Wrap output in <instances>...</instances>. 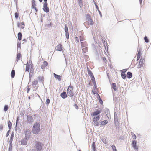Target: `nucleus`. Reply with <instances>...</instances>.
I'll use <instances>...</instances> for the list:
<instances>
[{
  "label": "nucleus",
  "mask_w": 151,
  "mask_h": 151,
  "mask_svg": "<svg viewBox=\"0 0 151 151\" xmlns=\"http://www.w3.org/2000/svg\"><path fill=\"white\" fill-rule=\"evenodd\" d=\"M44 145L43 142L40 141H35V142L34 148L35 151H41L43 149Z\"/></svg>",
  "instance_id": "nucleus-1"
},
{
  "label": "nucleus",
  "mask_w": 151,
  "mask_h": 151,
  "mask_svg": "<svg viewBox=\"0 0 151 151\" xmlns=\"http://www.w3.org/2000/svg\"><path fill=\"white\" fill-rule=\"evenodd\" d=\"M114 122L116 128L119 129L120 128L119 124L118 121V116L116 112L114 113Z\"/></svg>",
  "instance_id": "nucleus-2"
},
{
  "label": "nucleus",
  "mask_w": 151,
  "mask_h": 151,
  "mask_svg": "<svg viewBox=\"0 0 151 151\" xmlns=\"http://www.w3.org/2000/svg\"><path fill=\"white\" fill-rule=\"evenodd\" d=\"M27 120L26 122L27 124H31L33 122L34 120V118L30 115H27Z\"/></svg>",
  "instance_id": "nucleus-3"
},
{
  "label": "nucleus",
  "mask_w": 151,
  "mask_h": 151,
  "mask_svg": "<svg viewBox=\"0 0 151 151\" xmlns=\"http://www.w3.org/2000/svg\"><path fill=\"white\" fill-rule=\"evenodd\" d=\"M41 130L40 128L33 127L32 129V132L34 134H39Z\"/></svg>",
  "instance_id": "nucleus-4"
},
{
  "label": "nucleus",
  "mask_w": 151,
  "mask_h": 151,
  "mask_svg": "<svg viewBox=\"0 0 151 151\" xmlns=\"http://www.w3.org/2000/svg\"><path fill=\"white\" fill-rule=\"evenodd\" d=\"M102 111L101 109L99 110L98 109H95V111L93 112H92L91 114V115L92 117L96 116L99 114Z\"/></svg>",
  "instance_id": "nucleus-5"
},
{
  "label": "nucleus",
  "mask_w": 151,
  "mask_h": 151,
  "mask_svg": "<svg viewBox=\"0 0 151 151\" xmlns=\"http://www.w3.org/2000/svg\"><path fill=\"white\" fill-rule=\"evenodd\" d=\"M24 132L25 135V137L29 139L31 134V132L30 130L29 129H26L24 131Z\"/></svg>",
  "instance_id": "nucleus-6"
},
{
  "label": "nucleus",
  "mask_w": 151,
  "mask_h": 151,
  "mask_svg": "<svg viewBox=\"0 0 151 151\" xmlns=\"http://www.w3.org/2000/svg\"><path fill=\"white\" fill-rule=\"evenodd\" d=\"M43 10L46 13H48L49 12V9L48 6V3L44 4Z\"/></svg>",
  "instance_id": "nucleus-7"
},
{
  "label": "nucleus",
  "mask_w": 151,
  "mask_h": 151,
  "mask_svg": "<svg viewBox=\"0 0 151 151\" xmlns=\"http://www.w3.org/2000/svg\"><path fill=\"white\" fill-rule=\"evenodd\" d=\"M132 147L136 150L137 151L138 150V147L137 145V142L135 140H132Z\"/></svg>",
  "instance_id": "nucleus-8"
},
{
  "label": "nucleus",
  "mask_w": 151,
  "mask_h": 151,
  "mask_svg": "<svg viewBox=\"0 0 151 151\" xmlns=\"http://www.w3.org/2000/svg\"><path fill=\"white\" fill-rule=\"evenodd\" d=\"M28 139V138L25 137L21 140V144L23 145H27Z\"/></svg>",
  "instance_id": "nucleus-9"
},
{
  "label": "nucleus",
  "mask_w": 151,
  "mask_h": 151,
  "mask_svg": "<svg viewBox=\"0 0 151 151\" xmlns=\"http://www.w3.org/2000/svg\"><path fill=\"white\" fill-rule=\"evenodd\" d=\"M33 65L32 63L30 64V72L29 73V75H32V76L33 75V72H34L33 69Z\"/></svg>",
  "instance_id": "nucleus-10"
},
{
  "label": "nucleus",
  "mask_w": 151,
  "mask_h": 151,
  "mask_svg": "<svg viewBox=\"0 0 151 151\" xmlns=\"http://www.w3.org/2000/svg\"><path fill=\"white\" fill-rule=\"evenodd\" d=\"M111 88L113 89L114 91H116L117 90L118 88L115 83H112L111 85Z\"/></svg>",
  "instance_id": "nucleus-11"
},
{
  "label": "nucleus",
  "mask_w": 151,
  "mask_h": 151,
  "mask_svg": "<svg viewBox=\"0 0 151 151\" xmlns=\"http://www.w3.org/2000/svg\"><path fill=\"white\" fill-rule=\"evenodd\" d=\"M62 45L60 44L56 47L55 49L57 51H61L62 50Z\"/></svg>",
  "instance_id": "nucleus-12"
},
{
  "label": "nucleus",
  "mask_w": 151,
  "mask_h": 151,
  "mask_svg": "<svg viewBox=\"0 0 151 151\" xmlns=\"http://www.w3.org/2000/svg\"><path fill=\"white\" fill-rule=\"evenodd\" d=\"M60 96L63 99H65L68 97L67 94L65 91L63 92L60 95Z\"/></svg>",
  "instance_id": "nucleus-13"
},
{
  "label": "nucleus",
  "mask_w": 151,
  "mask_h": 151,
  "mask_svg": "<svg viewBox=\"0 0 151 151\" xmlns=\"http://www.w3.org/2000/svg\"><path fill=\"white\" fill-rule=\"evenodd\" d=\"M87 71H88V73L89 75V76H90L91 78L94 77V76L92 72L89 70L88 67H87Z\"/></svg>",
  "instance_id": "nucleus-14"
},
{
  "label": "nucleus",
  "mask_w": 151,
  "mask_h": 151,
  "mask_svg": "<svg viewBox=\"0 0 151 151\" xmlns=\"http://www.w3.org/2000/svg\"><path fill=\"white\" fill-rule=\"evenodd\" d=\"M53 75L54 76V77L55 78L58 79V81H60L62 79V76L60 75H58L57 74H56L55 73H53Z\"/></svg>",
  "instance_id": "nucleus-15"
},
{
  "label": "nucleus",
  "mask_w": 151,
  "mask_h": 151,
  "mask_svg": "<svg viewBox=\"0 0 151 151\" xmlns=\"http://www.w3.org/2000/svg\"><path fill=\"white\" fill-rule=\"evenodd\" d=\"M41 123L39 122H35L34 124L33 127L40 128Z\"/></svg>",
  "instance_id": "nucleus-16"
},
{
  "label": "nucleus",
  "mask_w": 151,
  "mask_h": 151,
  "mask_svg": "<svg viewBox=\"0 0 151 151\" xmlns=\"http://www.w3.org/2000/svg\"><path fill=\"white\" fill-rule=\"evenodd\" d=\"M21 54L20 53H17V56L16 59V62H17L20 59L21 57Z\"/></svg>",
  "instance_id": "nucleus-17"
},
{
  "label": "nucleus",
  "mask_w": 151,
  "mask_h": 151,
  "mask_svg": "<svg viewBox=\"0 0 151 151\" xmlns=\"http://www.w3.org/2000/svg\"><path fill=\"white\" fill-rule=\"evenodd\" d=\"M127 77L128 78V79H130L132 77V74L130 71H128L127 73Z\"/></svg>",
  "instance_id": "nucleus-18"
},
{
  "label": "nucleus",
  "mask_w": 151,
  "mask_h": 151,
  "mask_svg": "<svg viewBox=\"0 0 151 151\" xmlns=\"http://www.w3.org/2000/svg\"><path fill=\"white\" fill-rule=\"evenodd\" d=\"M67 94L69 96L71 97H73L74 95V93L72 90H70V91L68 92Z\"/></svg>",
  "instance_id": "nucleus-19"
},
{
  "label": "nucleus",
  "mask_w": 151,
  "mask_h": 151,
  "mask_svg": "<svg viewBox=\"0 0 151 151\" xmlns=\"http://www.w3.org/2000/svg\"><path fill=\"white\" fill-rule=\"evenodd\" d=\"M108 122V121L106 120H105L103 121H101V125L102 126H105L106 124Z\"/></svg>",
  "instance_id": "nucleus-20"
},
{
  "label": "nucleus",
  "mask_w": 151,
  "mask_h": 151,
  "mask_svg": "<svg viewBox=\"0 0 151 151\" xmlns=\"http://www.w3.org/2000/svg\"><path fill=\"white\" fill-rule=\"evenodd\" d=\"M91 147L92 148V150L93 151H97V150L96 149V144L95 142H93L92 143Z\"/></svg>",
  "instance_id": "nucleus-21"
},
{
  "label": "nucleus",
  "mask_w": 151,
  "mask_h": 151,
  "mask_svg": "<svg viewBox=\"0 0 151 151\" xmlns=\"http://www.w3.org/2000/svg\"><path fill=\"white\" fill-rule=\"evenodd\" d=\"M14 137V132H12L11 134V136L10 137V139H9V143H12V141L13 139V138Z\"/></svg>",
  "instance_id": "nucleus-22"
},
{
  "label": "nucleus",
  "mask_w": 151,
  "mask_h": 151,
  "mask_svg": "<svg viewBox=\"0 0 151 151\" xmlns=\"http://www.w3.org/2000/svg\"><path fill=\"white\" fill-rule=\"evenodd\" d=\"M81 46L82 48H83L87 46V43L86 42H81Z\"/></svg>",
  "instance_id": "nucleus-23"
},
{
  "label": "nucleus",
  "mask_w": 151,
  "mask_h": 151,
  "mask_svg": "<svg viewBox=\"0 0 151 151\" xmlns=\"http://www.w3.org/2000/svg\"><path fill=\"white\" fill-rule=\"evenodd\" d=\"M114 105H118L119 104V99L117 97H115L114 99Z\"/></svg>",
  "instance_id": "nucleus-24"
},
{
  "label": "nucleus",
  "mask_w": 151,
  "mask_h": 151,
  "mask_svg": "<svg viewBox=\"0 0 151 151\" xmlns=\"http://www.w3.org/2000/svg\"><path fill=\"white\" fill-rule=\"evenodd\" d=\"M7 124L9 129L11 130L12 128V124L10 120H9L8 121Z\"/></svg>",
  "instance_id": "nucleus-25"
},
{
  "label": "nucleus",
  "mask_w": 151,
  "mask_h": 151,
  "mask_svg": "<svg viewBox=\"0 0 151 151\" xmlns=\"http://www.w3.org/2000/svg\"><path fill=\"white\" fill-rule=\"evenodd\" d=\"M11 76L12 78H14L15 76V71L14 70L12 69L11 73Z\"/></svg>",
  "instance_id": "nucleus-26"
},
{
  "label": "nucleus",
  "mask_w": 151,
  "mask_h": 151,
  "mask_svg": "<svg viewBox=\"0 0 151 151\" xmlns=\"http://www.w3.org/2000/svg\"><path fill=\"white\" fill-rule=\"evenodd\" d=\"M18 39L19 41L21 40L22 39V33L21 32H19L18 33Z\"/></svg>",
  "instance_id": "nucleus-27"
},
{
  "label": "nucleus",
  "mask_w": 151,
  "mask_h": 151,
  "mask_svg": "<svg viewBox=\"0 0 151 151\" xmlns=\"http://www.w3.org/2000/svg\"><path fill=\"white\" fill-rule=\"evenodd\" d=\"M32 9H34L36 7V4H35V0H32Z\"/></svg>",
  "instance_id": "nucleus-28"
},
{
  "label": "nucleus",
  "mask_w": 151,
  "mask_h": 151,
  "mask_svg": "<svg viewBox=\"0 0 151 151\" xmlns=\"http://www.w3.org/2000/svg\"><path fill=\"white\" fill-rule=\"evenodd\" d=\"M105 113L106 114V115L107 116H108V115L110 116V113L109 109L107 108H106L105 109Z\"/></svg>",
  "instance_id": "nucleus-29"
},
{
  "label": "nucleus",
  "mask_w": 151,
  "mask_h": 151,
  "mask_svg": "<svg viewBox=\"0 0 151 151\" xmlns=\"http://www.w3.org/2000/svg\"><path fill=\"white\" fill-rule=\"evenodd\" d=\"M121 75L122 78L123 79H125L126 78L127 76L126 75L125 73H121Z\"/></svg>",
  "instance_id": "nucleus-30"
},
{
  "label": "nucleus",
  "mask_w": 151,
  "mask_h": 151,
  "mask_svg": "<svg viewBox=\"0 0 151 151\" xmlns=\"http://www.w3.org/2000/svg\"><path fill=\"white\" fill-rule=\"evenodd\" d=\"M12 143H9V146L8 151H12Z\"/></svg>",
  "instance_id": "nucleus-31"
},
{
  "label": "nucleus",
  "mask_w": 151,
  "mask_h": 151,
  "mask_svg": "<svg viewBox=\"0 0 151 151\" xmlns=\"http://www.w3.org/2000/svg\"><path fill=\"white\" fill-rule=\"evenodd\" d=\"M88 24L90 25H93V24L94 23L93 22V20L92 19H89V20H88Z\"/></svg>",
  "instance_id": "nucleus-32"
},
{
  "label": "nucleus",
  "mask_w": 151,
  "mask_h": 151,
  "mask_svg": "<svg viewBox=\"0 0 151 151\" xmlns=\"http://www.w3.org/2000/svg\"><path fill=\"white\" fill-rule=\"evenodd\" d=\"M44 78L43 76H39L38 77V80L40 82H42L44 81Z\"/></svg>",
  "instance_id": "nucleus-33"
},
{
  "label": "nucleus",
  "mask_w": 151,
  "mask_h": 151,
  "mask_svg": "<svg viewBox=\"0 0 151 151\" xmlns=\"http://www.w3.org/2000/svg\"><path fill=\"white\" fill-rule=\"evenodd\" d=\"M29 64L28 62H27V64H26V66L25 68V71H29Z\"/></svg>",
  "instance_id": "nucleus-34"
},
{
  "label": "nucleus",
  "mask_w": 151,
  "mask_h": 151,
  "mask_svg": "<svg viewBox=\"0 0 151 151\" xmlns=\"http://www.w3.org/2000/svg\"><path fill=\"white\" fill-rule=\"evenodd\" d=\"M9 108L8 106L7 105H5L4 108V111L6 112L7 111Z\"/></svg>",
  "instance_id": "nucleus-35"
},
{
  "label": "nucleus",
  "mask_w": 151,
  "mask_h": 151,
  "mask_svg": "<svg viewBox=\"0 0 151 151\" xmlns=\"http://www.w3.org/2000/svg\"><path fill=\"white\" fill-rule=\"evenodd\" d=\"M144 40L145 42L147 43H148L149 42V40L148 39V37L147 36H145L144 37Z\"/></svg>",
  "instance_id": "nucleus-36"
},
{
  "label": "nucleus",
  "mask_w": 151,
  "mask_h": 151,
  "mask_svg": "<svg viewBox=\"0 0 151 151\" xmlns=\"http://www.w3.org/2000/svg\"><path fill=\"white\" fill-rule=\"evenodd\" d=\"M78 3L79 6L81 8H82L83 7V1H78Z\"/></svg>",
  "instance_id": "nucleus-37"
},
{
  "label": "nucleus",
  "mask_w": 151,
  "mask_h": 151,
  "mask_svg": "<svg viewBox=\"0 0 151 151\" xmlns=\"http://www.w3.org/2000/svg\"><path fill=\"white\" fill-rule=\"evenodd\" d=\"M88 47H85L83 48L82 50L83 52H84V53H85L88 52Z\"/></svg>",
  "instance_id": "nucleus-38"
},
{
  "label": "nucleus",
  "mask_w": 151,
  "mask_h": 151,
  "mask_svg": "<svg viewBox=\"0 0 151 151\" xmlns=\"http://www.w3.org/2000/svg\"><path fill=\"white\" fill-rule=\"evenodd\" d=\"M111 147L112 148L113 151H117L115 146L114 145H112L111 146Z\"/></svg>",
  "instance_id": "nucleus-39"
},
{
  "label": "nucleus",
  "mask_w": 151,
  "mask_h": 151,
  "mask_svg": "<svg viewBox=\"0 0 151 151\" xmlns=\"http://www.w3.org/2000/svg\"><path fill=\"white\" fill-rule=\"evenodd\" d=\"M38 82L36 80L33 81L32 83V86L35 85L37 84Z\"/></svg>",
  "instance_id": "nucleus-40"
},
{
  "label": "nucleus",
  "mask_w": 151,
  "mask_h": 151,
  "mask_svg": "<svg viewBox=\"0 0 151 151\" xmlns=\"http://www.w3.org/2000/svg\"><path fill=\"white\" fill-rule=\"evenodd\" d=\"M144 61H145L144 59L142 57H141L140 58L139 63H142V64H144Z\"/></svg>",
  "instance_id": "nucleus-41"
},
{
  "label": "nucleus",
  "mask_w": 151,
  "mask_h": 151,
  "mask_svg": "<svg viewBox=\"0 0 151 151\" xmlns=\"http://www.w3.org/2000/svg\"><path fill=\"white\" fill-rule=\"evenodd\" d=\"M94 122V125L95 126H98L100 125L98 121L93 122Z\"/></svg>",
  "instance_id": "nucleus-42"
},
{
  "label": "nucleus",
  "mask_w": 151,
  "mask_h": 151,
  "mask_svg": "<svg viewBox=\"0 0 151 151\" xmlns=\"http://www.w3.org/2000/svg\"><path fill=\"white\" fill-rule=\"evenodd\" d=\"M91 19V17L89 13H87L86 14V19L88 21V20H89V19Z\"/></svg>",
  "instance_id": "nucleus-43"
},
{
  "label": "nucleus",
  "mask_w": 151,
  "mask_h": 151,
  "mask_svg": "<svg viewBox=\"0 0 151 151\" xmlns=\"http://www.w3.org/2000/svg\"><path fill=\"white\" fill-rule=\"evenodd\" d=\"M65 32L66 38L67 39H69V33L68 32Z\"/></svg>",
  "instance_id": "nucleus-44"
},
{
  "label": "nucleus",
  "mask_w": 151,
  "mask_h": 151,
  "mask_svg": "<svg viewBox=\"0 0 151 151\" xmlns=\"http://www.w3.org/2000/svg\"><path fill=\"white\" fill-rule=\"evenodd\" d=\"M50 102V100L48 98H47L46 100V104L47 106H48Z\"/></svg>",
  "instance_id": "nucleus-45"
},
{
  "label": "nucleus",
  "mask_w": 151,
  "mask_h": 151,
  "mask_svg": "<svg viewBox=\"0 0 151 151\" xmlns=\"http://www.w3.org/2000/svg\"><path fill=\"white\" fill-rule=\"evenodd\" d=\"M15 15V17L16 19H17L18 18V17L19 16V14L17 12H15L14 14Z\"/></svg>",
  "instance_id": "nucleus-46"
},
{
  "label": "nucleus",
  "mask_w": 151,
  "mask_h": 151,
  "mask_svg": "<svg viewBox=\"0 0 151 151\" xmlns=\"http://www.w3.org/2000/svg\"><path fill=\"white\" fill-rule=\"evenodd\" d=\"M91 79V80L92 81V82L93 83V85H94V84H96L95 77H93Z\"/></svg>",
  "instance_id": "nucleus-47"
},
{
  "label": "nucleus",
  "mask_w": 151,
  "mask_h": 151,
  "mask_svg": "<svg viewBox=\"0 0 151 151\" xmlns=\"http://www.w3.org/2000/svg\"><path fill=\"white\" fill-rule=\"evenodd\" d=\"M64 30L65 32H68V28L66 24L65 25Z\"/></svg>",
  "instance_id": "nucleus-48"
},
{
  "label": "nucleus",
  "mask_w": 151,
  "mask_h": 151,
  "mask_svg": "<svg viewBox=\"0 0 151 151\" xmlns=\"http://www.w3.org/2000/svg\"><path fill=\"white\" fill-rule=\"evenodd\" d=\"M132 135L133 139H136V136L134 133H132Z\"/></svg>",
  "instance_id": "nucleus-49"
},
{
  "label": "nucleus",
  "mask_w": 151,
  "mask_h": 151,
  "mask_svg": "<svg viewBox=\"0 0 151 151\" xmlns=\"http://www.w3.org/2000/svg\"><path fill=\"white\" fill-rule=\"evenodd\" d=\"M83 31H79L78 32L79 35L80 36H83Z\"/></svg>",
  "instance_id": "nucleus-50"
},
{
  "label": "nucleus",
  "mask_w": 151,
  "mask_h": 151,
  "mask_svg": "<svg viewBox=\"0 0 151 151\" xmlns=\"http://www.w3.org/2000/svg\"><path fill=\"white\" fill-rule=\"evenodd\" d=\"M17 49H18L19 48H21V43H19V42H18L17 45Z\"/></svg>",
  "instance_id": "nucleus-51"
},
{
  "label": "nucleus",
  "mask_w": 151,
  "mask_h": 151,
  "mask_svg": "<svg viewBox=\"0 0 151 151\" xmlns=\"http://www.w3.org/2000/svg\"><path fill=\"white\" fill-rule=\"evenodd\" d=\"M25 111L24 110H22L20 113V115L22 116H24V114H25Z\"/></svg>",
  "instance_id": "nucleus-52"
},
{
  "label": "nucleus",
  "mask_w": 151,
  "mask_h": 151,
  "mask_svg": "<svg viewBox=\"0 0 151 151\" xmlns=\"http://www.w3.org/2000/svg\"><path fill=\"white\" fill-rule=\"evenodd\" d=\"M43 65H44L45 67L47 66L48 65V63L46 61H45L43 62Z\"/></svg>",
  "instance_id": "nucleus-53"
},
{
  "label": "nucleus",
  "mask_w": 151,
  "mask_h": 151,
  "mask_svg": "<svg viewBox=\"0 0 151 151\" xmlns=\"http://www.w3.org/2000/svg\"><path fill=\"white\" fill-rule=\"evenodd\" d=\"M79 37L80 41H83L84 40V38L83 36H80Z\"/></svg>",
  "instance_id": "nucleus-54"
},
{
  "label": "nucleus",
  "mask_w": 151,
  "mask_h": 151,
  "mask_svg": "<svg viewBox=\"0 0 151 151\" xmlns=\"http://www.w3.org/2000/svg\"><path fill=\"white\" fill-rule=\"evenodd\" d=\"M93 1L94 4L95 5V7H96V9H97V10H98L99 9V7H98V5H97V4L95 2V1H94V0H93Z\"/></svg>",
  "instance_id": "nucleus-55"
},
{
  "label": "nucleus",
  "mask_w": 151,
  "mask_h": 151,
  "mask_svg": "<svg viewBox=\"0 0 151 151\" xmlns=\"http://www.w3.org/2000/svg\"><path fill=\"white\" fill-rule=\"evenodd\" d=\"M101 140L105 144H107V142L106 140V139L104 138H103L101 139Z\"/></svg>",
  "instance_id": "nucleus-56"
},
{
  "label": "nucleus",
  "mask_w": 151,
  "mask_h": 151,
  "mask_svg": "<svg viewBox=\"0 0 151 151\" xmlns=\"http://www.w3.org/2000/svg\"><path fill=\"white\" fill-rule=\"evenodd\" d=\"M98 121V120L97 117L96 116H94V117L93 119V122H96L97 121Z\"/></svg>",
  "instance_id": "nucleus-57"
},
{
  "label": "nucleus",
  "mask_w": 151,
  "mask_h": 151,
  "mask_svg": "<svg viewBox=\"0 0 151 151\" xmlns=\"http://www.w3.org/2000/svg\"><path fill=\"white\" fill-rule=\"evenodd\" d=\"M29 85H28L27 86V93H28L30 90V88H29Z\"/></svg>",
  "instance_id": "nucleus-58"
},
{
  "label": "nucleus",
  "mask_w": 151,
  "mask_h": 151,
  "mask_svg": "<svg viewBox=\"0 0 151 151\" xmlns=\"http://www.w3.org/2000/svg\"><path fill=\"white\" fill-rule=\"evenodd\" d=\"M10 130H11L9 129V130L7 131V133L6 135V137H7L10 134Z\"/></svg>",
  "instance_id": "nucleus-59"
},
{
  "label": "nucleus",
  "mask_w": 151,
  "mask_h": 151,
  "mask_svg": "<svg viewBox=\"0 0 151 151\" xmlns=\"http://www.w3.org/2000/svg\"><path fill=\"white\" fill-rule=\"evenodd\" d=\"M127 70V69H125L122 70H121V73H125L126 72Z\"/></svg>",
  "instance_id": "nucleus-60"
},
{
  "label": "nucleus",
  "mask_w": 151,
  "mask_h": 151,
  "mask_svg": "<svg viewBox=\"0 0 151 151\" xmlns=\"http://www.w3.org/2000/svg\"><path fill=\"white\" fill-rule=\"evenodd\" d=\"M103 43L104 44V45L105 47L106 46L107 47L108 46V45L107 42H105V41H103Z\"/></svg>",
  "instance_id": "nucleus-61"
},
{
  "label": "nucleus",
  "mask_w": 151,
  "mask_h": 151,
  "mask_svg": "<svg viewBox=\"0 0 151 151\" xmlns=\"http://www.w3.org/2000/svg\"><path fill=\"white\" fill-rule=\"evenodd\" d=\"M143 64L142 63H139V65H138V68H139L142 67L143 66Z\"/></svg>",
  "instance_id": "nucleus-62"
},
{
  "label": "nucleus",
  "mask_w": 151,
  "mask_h": 151,
  "mask_svg": "<svg viewBox=\"0 0 151 151\" xmlns=\"http://www.w3.org/2000/svg\"><path fill=\"white\" fill-rule=\"evenodd\" d=\"M99 13V14L100 15V17H102V14L101 12L98 9V10H97Z\"/></svg>",
  "instance_id": "nucleus-63"
},
{
  "label": "nucleus",
  "mask_w": 151,
  "mask_h": 151,
  "mask_svg": "<svg viewBox=\"0 0 151 151\" xmlns=\"http://www.w3.org/2000/svg\"><path fill=\"white\" fill-rule=\"evenodd\" d=\"M98 100H99V102L101 104H103V100H102V99H99Z\"/></svg>",
  "instance_id": "nucleus-64"
}]
</instances>
